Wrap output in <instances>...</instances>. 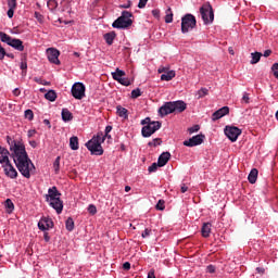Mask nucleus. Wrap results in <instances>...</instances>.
Listing matches in <instances>:
<instances>
[{
    "label": "nucleus",
    "mask_w": 278,
    "mask_h": 278,
    "mask_svg": "<svg viewBox=\"0 0 278 278\" xmlns=\"http://www.w3.org/2000/svg\"><path fill=\"white\" fill-rule=\"evenodd\" d=\"M106 138H108V139H112V135H110V134H108V132H105L104 135L101 134V139H100V141H101V142H104V141L106 140Z\"/></svg>",
    "instance_id": "obj_48"
},
{
    "label": "nucleus",
    "mask_w": 278,
    "mask_h": 278,
    "mask_svg": "<svg viewBox=\"0 0 278 278\" xmlns=\"http://www.w3.org/2000/svg\"><path fill=\"white\" fill-rule=\"evenodd\" d=\"M25 117L28 119V121H33L34 119V111L28 109L25 111Z\"/></svg>",
    "instance_id": "obj_38"
},
{
    "label": "nucleus",
    "mask_w": 278,
    "mask_h": 278,
    "mask_svg": "<svg viewBox=\"0 0 278 278\" xmlns=\"http://www.w3.org/2000/svg\"><path fill=\"white\" fill-rule=\"evenodd\" d=\"M60 162H61L60 156H58L53 162V168H54L55 174H59V172H60Z\"/></svg>",
    "instance_id": "obj_33"
},
{
    "label": "nucleus",
    "mask_w": 278,
    "mask_h": 278,
    "mask_svg": "<svg viewBox=\"0 0 278 278\" xmlns=\"http://www.w3.org/2000/svg\"><path fill=\"white\" fill-rule=\"evenodd\" d=\"M34 135H36V130L35 129H30L28 131V137H33Z\"/></svg>",
    "instance_id": "obj_63"
},
{
    "label": "nucleus",
    "mask_w": 278,
    "mask_h": 278,
    "mask_svg": "<svg viewBox=\"0 0 278 278\" xmlns=\"http://www.w3.org/2000/svg\"><path fill=\"white\" fill-rule=\"evenodd\" d=\"M157 167H160L159 166V162H157V164L156 163H153L150 167H149V172L150 173H154V172H156L157 170Z\"/></svg>",
    "instance_id": "obj_45"
},
{
    "label": "nucleus",
    "mask_w": 278,
    "mask_h": 278,
    "mask_svg": "<svg viewBox=\"0 0 278 278\" xmlns=\"http://www.w3.org/2000/svg\"><path fill=\"white\" fill-rule=\"evenodd\" d=\"M148 278H156L155 277V269H150L149 274H148Z\"/></svg>",
    "instance_id": "obj_53"
},
{
    "label": "nucleus",
    "mask_w": 278,
    "mask_h": 278,
    "mask_svg": "<svg viewBox=\"0 0 278 278\" xmlns=\"http://www.w3.org/2000/svg\"><path fill=\"white\" fill-rule=\"evenodd\" d=\"M58 98V94L55 92V90H48L46 92V100L49 101V102H55Z\"/></svg>",
    "instance_id": "obj_28"
},
{
    "label": "nucleus",
    "mask_w": 278,
    "mask_h": 278,
    "mask_svg": "<svg viewBox=\"0 0 278 278\" xmlns=\"http://www.w3.org/2000/svg\"><path fill=\"white\" fill-rule=\"evenodd\" d=\"M47 5H48L51 10H53V9H55V8L58 7V2H56L55 0H49V1L47 2Z\"/></svg>",
    "instance_id": "obj_43"
},
{
    "label": "nucleus",
    "mask_w": 278,
    "mask_h": 278,
    "mask_svg": "<svg viewBox=\"0 0 278 278\" xmlns=\"http://www.w3.org/2000/svg\"><path fill=\"white\" fill-rule=\"evenodd\" d=\"M273 51L271 50H266L264 51L263 55L264 58H269L271 55Z\"/></svg>",
    "instance_id": "obj_56"
},
{
    "label": "nucleus",
    "mask_w": 278,
    "mask_h": 278,
    "mask_svg": "<svg viewBox=\"0 0 278 278\" xmlns=\"http://www.w3.org/2000/svg\"><path fill=\"white\" fill-rule=\"evenodd\" d=\"M13 94H14L15 97H20V96H21V90H20V88H15V89L13 90Z\"/></svg>",
    "instance_id": "obj_58"
},
{
    "label": "nucleus",
    "mask_w": 278,
    "mask_h": 278,
    "mask_svg": "<svg viewBox=\"0 0 278 278\" xmlns=\"http://www.w3.org/2000/svg\"><path fill=\"white\" fill-rule=\"evenodd\" d=\"M21 68H22V76H26L27 75V68H28V65H27V62L26 61H23L22 63H21Z\"/></svg>",
    "instance_id": "obj_37"
},
{
    "label": "nucleus",
    "mask_w": 278,
    "mask_h": 278,
    "mask_svg": "<svg viewBox=\"0 0 278 278\" xmlns=\"http://www.w3.org/2000/svg\"><path fill=\"white\" fill-rule=\"evenodd\" d=\"M70 148L72 151H77L79 149V139L77 136H72L70 138Z\"/></svg>",
    "instance_id": "obj_23"
},
{
    "label": "nucleus",
    "mask_w": 278,
    "mask_h": 278,
    "mask_svg": "<svg viewBox=\"0 0 278 278\" xmlns=\"http://www.w3.org/2000/svg\"><path fill=\"white\" fill-rule=\"evenodd\" d=\"M149 0H139L138 8L143 9Z\"/></svg>",
    "instance_id": "obj_51"
},
{
    "label": "nucleus",
    "mask_w": 278,
    "mask_h": 278,
    "mask_svg": "<svg viewBox=\"0 0 278 278\" xmlns=\"http://www.w3.org/2000/svg\"><path fill=\"white\" fill-rule=\"evenodd\" d=\"M9 11L8 16L12 18L14 16V10L17 7L16 0H8Z\"/></svg>",
    "instance_id": "obj_24"
},
{
    "label": "nucleus",
    "mask_w": 278,
    "mask_h": 278,
    "mask_svg": "<svg viewBox=\"0 0 278 278\" xmlns=\"http://www.w3.org/2000/svg\"><path fill=\"white\" fill-rule=\"evenodd\" d=\"M112 130H113V126H112V125H108V126L105 127V134H106V135H108V134H111Z\"/></svg>",
    "instance_id": "obj_55"
},
{
    "label": "nucleus",
    "mask_w": 278,
    "mask_h": 278,
    "mask_svg": "<svg viewBox=\"0 0 278 278\" xmlns=\"http://www.w3.org/2000/svg\"><path fill=\"white\" fill-rule=\"evenodd\" d=\"M152 14L154 17L159 18L160 17V10H153Z\"/></svg>",
    "instance_id": "obj_59"
},
{
    "label": "nucleus",
    "mask_w": 278,
    "mask_h": 278,
    "mask_svg": "<svg viewBox=\"0 0 278 278\" xmlns=\"http://www.w3.org/2000/svg\"><path fill=\"white\" fill-rule=\"evenodd\" d=\"M230 112V109L229 106H223L220 109H218L217 111H215L213 114H212V122H216L223 117H225L226 115H228Z\"/></svg>",
    "instance_id": "obj_15"
},
{
    "label": "nucleus",
    "mask_w": 278,
    "mask_h": 278,
    "mask_svg": "<svg viewBox=\"0 0 278 278\" xmlns=\"http://www.w3.org/2000/svg\"><path fill=\"white\" fill-rule=\"evenodd\" d=\"M153 121H151L150 117H146L144 119L141 121V125L142 126H148L150 124H152Z\"/></svg>",
    "instance_id": "obj_46"
},
{
    "label": "nucleus",
    "mask_w": 278,
    "mask_h": 278,
    "mask_svg": "<svg viewBox=\"0 0 278 278\" xmlns=\"http://www.w3.org/2000/svg\"><path fill=\"white\" fill-rule=\"evenodd\" d=\"M162 126V123L159 121H153L149 125H144L141 129V134L144 138L151 137L153 134H155Z\"/></svg>",
    "instance_id": "obj_9"
},
{
    "label": "nucleus",
    "mask_w": 278,
    "mask_h": 278,
    "mask_svg": "<svg viewBox=\"0 0 278 278\" xmlns=\"http://www.w3.org/2000/svg\"><path fill=\"white\" fill-rule=\"evenodd\" d=\"M61 195L56 187L48 189V193L46 194V202H49V205L55 210L56 214H61L64 207L63 201L60 198Z\"/></svg>",
    "instance_id": "obj_3"
},
{
    "label": "nucleus",
    "mask_w": 278,
    "mask_h": 278,
    "mask_svg": "<svg viewBox=\"0 0 278 278\" xmlns=\"http://www.w3.org/2000/svg\"><path fill=\"white\" fill-rule=\"evenodd\" d=\"M197 26V18L192 14H186L181 18V31L184 34L188 33Z\"/></svg>",
    "instance_id": "obj_7"
},
{
    "label": "nucleus",
    "mask_w": 278,
    "mask_h": 278,
    "mask_svg": "<svg viewBox=\"0 0 278 278\" xmlns=\"http://www.w3.org/2000/svg\"><path fill=\"white\" fill-rule=\"evenodd\" d=\"M200 15H202V21L206 25L214 22V11L211 4H204L202 8H200Z\"/></svg>",
    "instance_id": "obj_8"
},
{
    "label": "nucleus",
    "mask_w": 278,
    "mask_h": 278,
    "mask_svg": "<svg viewBox=\"0 0 278 278\" xmlns=\"http://www.w3.org/2000/svg\"><path fill=\"white\" fill-rule=\"evenodd\" d=\"M117 115L124 119L129 118V111L122 105L116 106Z\"/></svg>",
    "instance_id": "obj_22"
},
{
    "label": "nucleus",
    "mask_w": 278,
    "mask_h": 278,
    "mask_svg": "<svg viewBox=\"0 0 278 278\" xmlns=\"http://www.w3.org/2000/svg\"><path fill=\"white\" fill-rule=\"evenodd\" d=\"M168 71L166 67H160L159 68V74H165Z\"/></svg>",
    "instance_id": "obj_60"
},
{
    "label": "nucleus",
    "mask_w": 278,
    "mask_h": 278,
    "mask_svg": "<svg viewBox=\"0 0 278 278\" xmlns=\"http://www.w3.org/2000/svg\"><path fill=\"white\" fill-rule=\"evenodd\" d=\"M9 155H10L9 150H7V148H2V146H0V164L2 165V167L10 163Z\"/></svg>",
    "instance_id": "obj_17"
},
{
    "label": "nucleus",
    "mask_w": 278,
    "mask_h": 278,
    "mask_svg": "<svg viewBox=\"0 0 278 278\" xmlns=\"http://www.w3.org/2000/svg\"><path fill=\"white\" fill-rule=\"evenodd\" d=\"M88 212H89V214H91V215L97 214V212H98L97 206L93 205V204H90V205L88 206Z\"/></svg>",
    "instance_id": "obj_41"
},
{
    "label": "nucleus",
    "mask_w": 278,
    "mask_h": 278,
    "mask_svg": "<svg viewBox=\"0 0 278 278\" xmlns=\"http://www.w3.org/2000/svg\"><path fill=\"white\" fill-rule=\"evenodd\" d=\"M251 64H258V62H261V59L263 58V53L261 52H253L251 53Z\"/></svg>",
    "instance_id": "obj_29"
},
{
    "label": "nucleus",
    "mask_w": 278,
    "mask_h": 278,
    "mask_svg": "<svg viewBox=\"0 0 278 278\" xmlns=\"http://www.w3.org/2000/svg\"><path fill=\"white\" fill-rule=\"evenodd\" d=\"M257 178H258V170L256 168H253L248 176V180L250 184L253 185V184H256Z\"/></svg>",
    "instance_id": "obj_25"
},
{
    "label": "nucleus",
    "mask_w": 278,
    "mask_h": 278,
    "mask_svg": "<svg viewBox=\"0 0 278 278\" xmlns=\"http://www.w3.org/2000/svg\"><path fill=\"white\" fill-rule=\"evenodd\" d=\"M187 110V103L182 100L165 102L159 110L160 115L167 116L176 113L181 114Z\"/></svg>",
    "instance_id": "obj_2"
},
{
    "label": "nucleus",
    "mask_w": 278,
    "mask_h": 278,
    "mask_svg": "<svg viewBox=\"0 0 278 278\" xmlns=\"http://www.w3.org/2000/svg\"><path fill=\"white\" fill-rule=\"evenodd\" d=\"M104 40L105 42L111 46L114 43V39L116 38V33L114 31H111V33H108V34H104Z\"/></svg>",
    "instance_id": "obj_26"
},
{
    "label": "nucleus",
    "mask_w": 278,
    "mask_h": 278,
    "mask_svg": "<svg viewBox=\"0 0 278 278\" xmlns=\"http://www.w3.org/2000/svg\"><path fill=\"white\" fill-rule=\"evenodd\" d=\"M46 52H47L48 61L51 64H56V65L61 64V61L59 60L61 52L58 49L49 48L47 49Z\"/></svg>",
    "instance_id": "obj_13"
},
{
    "label": "nucleus",
    "mask_w": 278,
    "mask_h": 278,
    "mask_svg": "<svg viewBox=\"0 0 278 278\" xmlns=\"http://www.w3.org/2000/svg\"><path fill=\"white\" fill-rule=\"evenodd\" d=\"M102 136L98 135L97 137H92L89 141L86 143V148L91 153V155L101 156L104 154V150L102 148Z\"/></svg>",
    "instance_id": "obj_4"
},
{
    "label": "nucleus",
    "mask_w": 278,
    "mask_h": 278,
    "mask_svg": "<svg viewBox=\"0 0 278 278\" xmlns=\"http://www.w3.org/2000/svg\"><path fill=\"white\" fill-rule=\"evenodd\" d=\"M216 270V267L214 265L206 266V273L214 274Z\"/></svg>",
    "instance_id": "obj_49"
},
{
    "label": "nucleus",
    "mask_w": 278,
    "mask_h": 278,
    "mask_svg": "<svg viewBox=\"0 0 278 278\" xmlns=\"http://www.w3.org/2000/svg\"><path fill=\"white\" fill-rule=\"evenodd\" d=\"M224 134L231 142H237L238 138L242 134V130L237 126H226Z\"/></svg>",
    "instance_id": "obj_11"
},
{
    "label": "nucleus",
    "mask_w": 278,
    "mask_h": 278,
    "mask_svg": "<svg viewBox=\"0 0 278 278\" xmlns=\"http://www.w3.org/2000/svg\"><path fill=\"white\" fill-rule=\"evenodd\" d=\"M43 240H46V242H50V236L48 232L43 233Z\"/></svg>",
    "instance_id": "obj_61"
},
{
    "label": "nucleus",
    "mask_w": 278,
    "mask_h": 278,
    "mask_svg": "<svg viewBox=\"0 0 278 278\" xmlns=\"http://www.w3.org/2000/svg\"><path fill=\"white\" fill-rule=\"evenodd\" d=\"M0 40L2 42L8 43L9 46L13 47L14 49L18 51H24L25 47L23 45V41L21 39H15L9 36L8 34L0 31Z\"/></svg>",
    "instance_id": "obj_5"
},
{
    "label": "nucleus",
    "mask_w": 278,
    "mask_h": 278,
    "mask_svg": "<svg viewBox=\"0 0 278 278\" xmlns=\"http://www.w3.org/2000/svg\"><path fill=\"white\" fill-rule=\"evenodd\" d=\"M151 231H152L151 229L146 228L144 231H143L142 235H141L142 238H148V237L150 236Z\"/></svg>",
    "instance_id": "obj_50"
},
{
    "label": "nucleus",
    "mask_w": 278,
    "mask_h": 278,
    "mask_svg": "<svg viewBox=\"0 0 278 278\" xmlns=\"http://www.w3.org/2000/svg\"><path fill=\"white\" fill-rule=\"evenodd\" d=\"M173 16H174L173 11H172L170 8H168V9L166 10L165 22H166L167 24L172 23V22H173Z\"/></svg>",
    "instance_id": "obj_31"
},
{
    "label": "nucleus",
    "mask_w": 278,
    "mask_h": 278,
    "mask_svg": "<svg viewBox=\"0 0 278 278\" xmlns=\"http://www.w3.org/2000/svg\"><path fill=\"white\" fill-rule=\"evenodd\" d=\"M125 71L121 70V68H116L115 72L112 73V78L115 81H118L119 79H122V77H125Z\"/></svg>",
    "instance_id": "obj_27"
},
{
    "label": "nucleus",
    "mask_w": 278,
    "mask_h": 278,
    "mask_svg": "<svg viewBox=\"0 0 278 278\" xmlns=\"http://www.w3.org/2000/svg\"><path fill=\"white\" fill-rule=\"evenodd\" d=\"M208 94V89L207 88H201L198 90V99H202Z\"/></svg>",
    "instance_id": "obj_32"
},
{
    "label": "nucleus",
    "mask_w": 278,
    "mask_h": 278,
    "mask_svg": "<svg viewBox=\"0 0 278 278\" xmlns=\"http://www.w3.org/2000/svg\"><path fill=\"white\" fill-rule=\"evenodd\" d=\"M131 16L132 14L130 12L124 11L121 17L114 21L112 26L114 28H128L132 24V21L130 20Z\"/></svg>",
    "instance_id": "obj_6"
},
{
    "label": "nucleus",
    "mask_w": 278,
    "mask_h": 278,
    "mask_svg": "<svg viewBox=\"0 0 278 278\" xmlns=\"http://www.w3.org/2000/svg\"><path fill=\"white\" fill-rule=\"evenodd\" d=\"M65 227L67 231H74L75 229V222L72 217H68L65 222Z\"/></svg>",
    "instance_id": "obj_30"
},
{
    "label": "nucleus",
    "mask_w": 278,
    "mask_h": 278,
    "mask_svg": "<svg viewBox=\"0 0 278 278\" xmlns=\"http://www.w3.org/2000/svg\"><path fill=\"white\" fill-rule=\"evenodd\" d=\"M4 168V173L5 175L11 178V179H15L18 176V173L16 172V169L12 166L11 163L5 164L2 166Z\"/></svg>",
    "instance_id": "obj_16"
},
{
    "label": "nucleus",
    "mask_w": 278,
    "mask_h": 278,
    "mask_svg": "<svg viewBox=\"0 0 278 278\" xmlns=\"http://www.w3.org/2000/svg\"><path fill=\"white\" fill-rule=\"evenodd\" d=\"M7 141L10 146L11 156L21 174L27 179L35 173L36 167L29 160L26 148L22 141H15L11 136H7Z\"/></svg>",
    "instance_id": "obj_1"
},
{
    "label": "nucleus",
    "mask_w": 278,
    "mask_h": 278,
    "mask_svg": "<svg viewBox=\"0 0 278 278\" xmlns=\"http://www.w3.org/2000/svg\"><path fill=\"white\" fill-rule=\"evenodd\" d=\"M211 231H212V224L204 223L202 225V238H210Z\"/></svg>",
    "instance_id": "obj_21"
},
{
    "label": "nucleus",
    "mask_w": 278,
    "mask_h": 278,
    "mask_svg": "<svg viewBox=\"0 0 278 278\" xmlns=\"http://www.w3.org/2000/svg\"><path fill=\"white\" fill-rule=\"evenodd\" d=\"M33 80H35V83L38 84V85H42L43 84V80L41 78H39V77L33 78Z\"/></svg>",
    "instance_id": "obj_57"
},
{
    "label": "nucleus",
    "mask_w": 278,
    "mask_h": 278,
    "mask_svg": "<svg viewBox=\"0 0 278 278\" xmlns=\"http://www.w3.org/2000/svg\"><path fill=\"white\" fill-rule=\"evenodd\" d=\"M29 143H30V147H33V148H36V147H37L36 141H29Z\"/></svg>",
    "instance_id": "obj_64"
},
{
    "label": "nucleus",
    "mask_w": 278,
    "mask_h": 278,
    "mask_svg": "<svg viewBox=\"0 0 278 278\" xmlns=\"http://www.w3.org/2000/svg\"><path fill=\"white\" fill-rule=\"evenodd\" d=\"M142 96V92L139 88H136L131 91V99H138Z\"/></svg>",
    "instance_id": "obj_36"
},
{
    "label": "nucleus",
    "mask_w": 278,
    "mask_h": 278,
    "mask_svg": "<svg viewBox=\"0 0 278 278\" xmlns=\"http://www.w3.org/2000/svg\"><path fill=\"white\" fill-rule=\"evenodd\" d=\"M155 207L159 211H163L165 208V201L164 200H160Z\"/></svg>",
    "instance_id": "obj_40"
},
{
    "label": "nucleus",
    "mask_w": 278,
    "mask_h": 278,
    "mask_svg": "<svg viewBox=\"0 0 278 278\" xmlns=\"http://www.w3.org/2000/svg\"><path fill=\"white\" fill-rule=\"evenodd\" d=\"M5 54H7V51L0 43V60H4Z\"/></svg>",
    "instance_id": "obj_47"
},
{
    "label": "nucleus",
    "mask_w": 278,
    "mask_h": 278,
    "mask_svg": "<svg viewBox=\"0 0 278 278\" xmlns=\"http://www.w3.org/2000/svg\"><path fill=\"white\" fill-rule=\"evenodd\" d=\"M162 143V139H153V141H149L148 146L149 147H157Z\"/></svg>",
    "instance_id": "obj_39"
},
{
    "label": "nucleus",
    "mask_w": 278,
    "mask_h": 278,
    "mask_svg": "<svg viewBox=\"0 0 278 278\" xmlns=\"http://www.w3.org/2000/svg\"><path fill=\"white\" fill-rule=\"evenodd\" d=\"M188 130H189V134L192 135V134L198 132L200 130V126L194 125V126L190 127Z\"/></svg>",
    "instance_id": "obj_44"
},
{
    "label": "nucleus",
    "mask_w": 278,
    "mask_h": 278,
    "mask_svg": "<svg viewBox=\"0 0 278 278\" xmlns=\"http://www.w3.org/2000/svg\"><path fill=\"white\" fill-rule=\"evenodd\" d=\"M170 159V152H162L161 156L159 157V167L165 166Z\"/></svg>",
    "instance_id": "obj_18"
},
{
    "label": "nucleus",
    "mask_w": 278,
    "mask_h": 278,
    "mask_svg": "<svg viewBox=\"0 0 278 278\" xmlns=\"http://www.w3.org/2000/svg\"><path fill=\"white\" fill-rule=\"evenodd\" d=\"M204 140H205V135L198 134V135L191 137V139L184 141V146L189 147V148L198 147V146H201L204 142Z\"/></svg>",
    "instance_id": "obj_12"
},
{
    "label": "nucleus",
    "mask_w": 278,
    "mask_h": 278,
    "mask_svg": "<svg viewBox=\"0 0 278 278\" xmlns=\"http://www.w3.org/2000/svg\"><path fill=\"white\" fill-rule=\"evenodd\" d=\"M7 211L9 213H11L14 210V203L12 202V200L8 199L4 203Z\"/></svg>",
    "instance_id": "obj_34"
},
{
    "label": "nucleus",
    "mask_w": 278,
    "mask_h": 278,
    "mask_svg": "<svg viewBox=\"0 0 278 278\" xmlns=\"http://www.w3.org/2000/svg\"><path fill=\"white\" fill-rule=\"evenodd\" d=\"M72 97L76 100H83L86 97V86L83 83H75L71 89Z\"/></svg>",
    "instance_id": "obj_10"
},
{
    "label": "nucleus",
    "mask_w": 278,
    "mask_h": 278,
    "mask_svg": "<svg viewBox=\"0 0 278 278\" xmlns=\"http://www.w3.org/2000/svg\"><path fill=\"white\" fill-rule=\"evenodd\" d=\"M180 188L182 193H186L189 189V187L186 184H181Z\"/></svg>",
    "instance_id": "obj_54"
},
{
    "label": "nucleus",
    "mask_w": 278,
    "mask_h": 278,
    "mask_svg": "<svg viewBox=\"0 0 278 278\" xmlns=\"http://www.w3.org/2000/svg\"><path fill=\"white\" fill-rule=\"evenodd\" d=\"M61 116L62 121L65 123L74 119L73 113L66 108L62 109Z\"/></svg>",
    "instance_id": "obj_19"
},
{
    "label": "nucleus",
    "mask_w": 278,
    "mask_h": 278,
    "mask_svg": "<svg viewBox=\"0 0 278 278\" xmlns=\"http://www.w3.org/2000/svg\"><path fill=\"white\" fill-rule=\"evenodd\" d=\"M176 76V72L175 71H166L164 74H162L161 76V80L162 81H172Z\"/></svg>",
    "instance_id": "obj_20"
},
{
    "label": "nucleus",
    "mask_w": 278,
    "mask_h": 278,
    "mask_svg": "<svg viewBox=\"0 0 278 278\" xmlns=\"http://www.w3.org/2000/svg\"><path fill=\"white\" fill-rule=\"evenodd\" d=\"M242 103L249 104L250 103V96L248 92H244L241 99Z\"/></svg>",
    "instance_id": "obj_42"
},
{
    "label": "nucleus",
    "mask_w": 278,
    "mask_h": 278,
    "mask_svg": "<svg viewBox=\"0 0 278 278\" xmlns=\"http://www.w3.org/2000/svg\"><path fill=\"white\" fill-rule=\"evenodd\" d=\"M123 269L126 270V271H129V269H130V263H129V262H125V263L123 264Z\"/></svg>",
    "instance_id": "obj_52"
},
{
    "label": "nucleus",
    "mask_w": 278,
    "mask_h": 278,
    "mask_svg": "<svg viewBox=\"0 0 278 278\" xmlns=\"http://www.w3.org/2000/svg\"><path fill=\"white\" fill-rule=\"evenodd\" d=\"M119 85L124 86V87H129L130 86V80L129 78H125V77H122L118 79L117 81Z\"/></svg>",
    "instance_id": "obj_35"
},
{
    "label": "nucleus",
    "mask_w": 278,
    "mask_h": 278,
    "mask_svg": "<svg viewBox=\"0 0 278 278\" xmlns=\"http://www.w3.org/2000/svg\"><path fill=\"white\" fill-rule=\"evenodd\" d=\"M130 5H131V2H130V1H128V3H127V4L121 5V8H123V9H129V8H130Z\"/></svg>",
    "instance_id": "obj_62"
},
{
    "label": "nucleus",
    "mask_w": 278,
    "mask_h": 278,
    "mask_svg": "<svg viewBox=\"0 0 278 278\" xmlns=\"http://www.w3.org/2000/svg\"><path fill=\"white\" fill-rule=\"evenodd\" d=\"M37 227H39L41 231H47V229H53L54 223L49 217H42L39 224H37Z\"/></svg>",
    "instance_id": "obj_14"
}]
</instances>
